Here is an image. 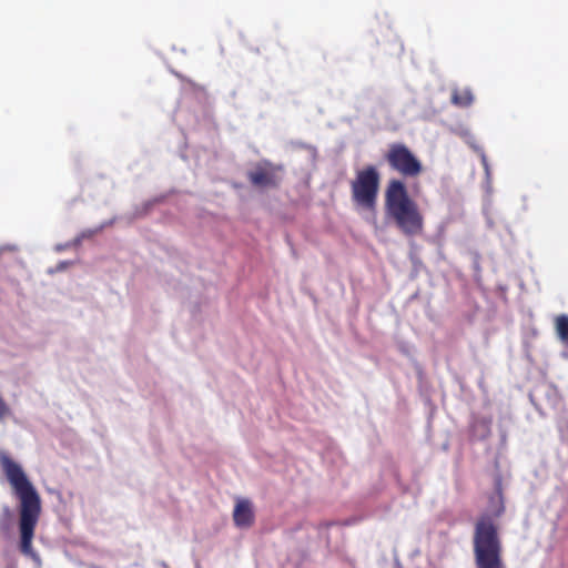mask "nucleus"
<instances>
[{
    "instance_id": "obj_1",
    "label": "nucleus",
    "mask_w": 568,
    "mask_h": 568,
    "mask_svg": "<svg viewBox=\"0 0 568 568\" xmlns=\"http://www.w3.org/2000/svg\"><path fill=\"white\" fill-rule=\"evenodd\" d=\"M1 468L21 503L20 508V551L38 560L39 557L32 548L34 529L41 511V499L36 488L27 478L21 466L6 453L0 454Z\"/></svg>"
},
{
    "instance_id": "obj_2",
    "label": "nucleus",
    "mask_w": 568,
    "mask_h": 568,
    "mask_svg": "<svg viewBox=\"0 0 568 568\" xmlns=\"http://www.w3.org/2000/svg\"><path fill=\"white\" fill-rule=\"evenodd\" d=\"M385 214L405 237H416L424 232V215L408 193L405 183L392 179L385 190Z\"/></svg>"
},
{
    "instance_id": "obj_3",
    "label": "nucleus",
    "mask_w": 568,
    "mask_h": 568,
    "mask_svg": "<svg viewBox=\"0 0 568 568\" xmlns=\"http://www.w3.org/2000/svg\"><path fill=\"white\" fill-rule=\"evenodd\" d=\"M473 551L476 568H506L498 526L488 514L475 523Z\"/></svg>"
},
{
    "instance_id": "obj_4",
    "label": "nucleus",
    "mask_w": 568,
    "mask_h": 568,
    "mask_svg": "<svg viewBox=\"0 0 568 568\" xmlns=\"http://www.w3.org/2000/svg\"><path fill=\"white\" fill-rule=\"evenodd\" d=\"M381 184V174L376 166L366 165L356 171L351 181L353 202L367 211H375Z\"/></svg>"
},
{
    "instance_id": "obj_5",
    "label": "nucleus",
    "mask_w": 568,
    "mask_h": 568,
    "mask_svg": "<svg viewBox=\"0 0 568 568\" xmlns=\"http://www.w3.org/2000/svg\"><path fill=\"white\" fill-rule=\"evenodd\" d=\"M388 166L403 178L414 179L422 174L423 164L413 151L404 143H392L384 154Z\"/></svg>"
},
{
    "instance_id": "obj_6",
    "label": "nucleus",
    "mask_w": 568,
    "mask_h": 568,
    "mask_svg": "<svg viewBox=\"0 0 568 568\" xmlns=\"http://www.w3.org/2000/svg\"><path fill=\"white\" fill-rule=\"evenodd\" d=\"M285 168L268 160L257 162L248 172L247 180L256 189H278L283 182Z\"/></svg>"
},
{
    "instance_id": "obj_7",
    "label": "nucleus",
    "mask_w": 568,
    "mask_h": 568,
    "mask_svg": "<svg viewBox=\"0 0 568 568\" xmlns=\"http://www.w3.org/2000/svg\"><path fill=\"white\" fill-rule=\"evenodd\" d=\"M233 520L237 527H251L254 523L252 504L247 499H241L236 503Z\"/></svg>"
},
{
    "instance_id": "obj_8",
    "label": "nucleus",
    "mask_w": 568,
    "mask_h": 568,
    "mask_svg": "<svg viewBox=\"0 0 568 568\" xmlns=\"http://www.w3.org/2000/svg\"><path fill=\"white\" fill-rule=\"evenodd\" d=\"M474 102V94L469 88L454 89L452 93V103L458 108H468Z\"/></svg>"
},
{
    "instance_id": "obj_9",
    "label": "nucleus",
    "mask_w": 568,
    "mask_h": 568,
    "mask_svg": "<svg viewBox=\"0 0 568 568\" xmlns=\"http://www.w3.org/2000/svg\"><path fill=\"white\" fill-rule=\"evenodd\" d=\"M555 327L558 338L568 346V315L561 314L557 316Z\"/></svg>"
},
{
    "instance_id": "obj_10",
    "label": "nucleus",
    "mask_w": 568,
    "mask_h": 568,
    "mask_svg": "<svg viewBox=\"0 0 568 568\" xmlns=\"http://www.w3.org/2000/svg\"><path fill=\"white\" fill-rule=\"evenodd\" d=\"M490 503L497 504V509L494 510V516L499 517L504 513L501 491H498L496 496L490 497Z\"/></svg>"
},
{
    "instance_id": "obj_11",
    "label": "nucleus",
    "mask_w": 568,
    "mask_h": 568,
    "mask_svg": "<svg viewBox=\"0 0 568 568\" xmlns=\"http://www.w3.org/2000/svg\"><path fill=\"white\" fill-rule=\"evenodd\" d=\"M11 414L10 407L0 395V420L4 419Z\"/></svg>"
},
{
    "instance_id": "obj_12",
    "label": "nucleus",
    "mask_w": 568,
    "mask_h": 568,
    "mask_svg": "<svg viewBox=\"0 0 568 568\" xmlns=\"http://www.w3.org/2000/svg\"><path fill=\"white\" fill-rule=\"evenodd\" d=\"M481 162H483L484 166L487 168V159H486L485 154L481 155Z\"/></svg>"
}]
</instances>
